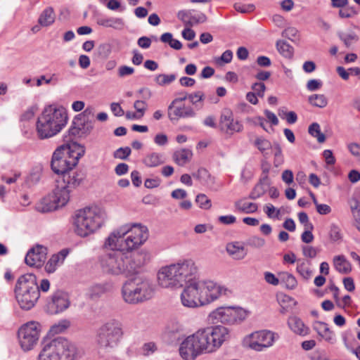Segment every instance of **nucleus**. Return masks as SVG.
<instances>
[{
    "mask_svg": "<svg viewBox=\"0 0 360 360\" xmlns=\"http://www.w3.org/2000/svg\"><path fill=\"white\" fill-rule=\"evenodd\" d=\"M105 218V212L96 206L81 209L75 217V233L81 237H86L98 230Z\"/></svg>",
    "mask_w": 360,
    "mask_h": 360,
    "instance_id": "obj_7",
    "label": "nucleus"
},
{
    "mask_svg": "<svg viewBox=\"0 0 360 360\" xmlns=\"http://www.w3.org/2000/svg\"><path fill=\"white\" fill-rule=\"evenodd\" d=\"M252 89L254 91L253 93H255L258 96L263 97L264 94V91L266 89V86L262 82H255L252 84Z\"/></svg>",
    "mask_w": 360,
    "mask_h": 360,
    "instance_id": "obj_60",
    "label": "nucleus"
},
{
    "mask_svg": "<svg viewBox=\"0 0 360 360\" xmlns=\"http://www.w3.org/2000/svg\"><path fill=\"white\" fill-rule=\"evenodd\" d=\"M303 255L309 258H314L317 255L316 250L312 246L304 245L302 248Z\"/></svg>",
    "mask_w": 360,
    "mask_h": 360,
    "instance_id": "obj_62",
    "label": "nucleus"
},
{
    "mask_svg": "<svg viewBox=\"0 0 360 360\" xmlns=\"http://www.w3.org/2000/svg\"><path fill=\"white\" fill-rule=\"evenodd\" d=\"M56 20V14L52 7H46L41 13L38 23L42 27H49L53 24Z\"/></svg>",
    "mask_w": 360,
    "mask_h": 360,
    "instance_id": "obj_30",
    "label": "nucleus"
},
{
    "mask_svg": "<svg viewBox=\"0 0 360 360\" xmlns=\"http://www.w3.org/2000/svg\"><path fill=\"white\" fill-rule=\"evenodd\" d=\"M70 304L68 295L62 291H56L47 302L48 312L51 314L63 313Z\"/></svg>",
    "mask_w": 360,
    "mask_h": 360,
    "instance_id": "obj_16",
    "label": "nucleus"
},
{
    "mask_svg": "<svg viewBox=\"0 0 360 360\" xmlns=\"http://www.w3.org/2000/svg\"><path fill=\"white\" fill-rule=\"evenodd\" d=\"M245 316H221V322L227 325H238L245 321Z\"/></svg>",
    "mask_w": 360,
    "mask_h": 360,
    "instance_id": "obj_50",
    "label": "nucleus"
},
{
    "mask_svg": "<svg viewBox=\"0 0 360 360\" xmlns=\"http://www.w3.org/2000/svg\"><path fill=\"white\" fill-rule=\"evenodd\" d=\"M197 272L193 261L184 260L162 267L158 273V282L162 288H179L184 285L186 279L191 280V276Z\"/></svg>",
    "mask_w": 360,
    "mask_h": 360,
    "instance_id": "obj_5",
    "label": "nucleus"
},
{
    "mask_svg": "<svg viewBox=\"0 0 360 360\" xmlns=\"http://www.w3.org/2000/svg\"><path fill=\"white\" fill-rule=\"evenodd\" d=\"M14 292L20 308L25 310L32 309L40 296L36 276L33 274L20 276L17 280Z\"/></svg>",
    "mask_w": 360,
    "mask_h": 360,
    "instance_id": "obj_9",
    "label": "nucleus"
},
{
    "mask_svg": "<svg viewBox=\"0 0 360 360\" xmlns=\"http://www.w3.org/2000/svg\"><path fill=\"white\" fill-rule=\"evenodd\" d=\"M68 120V113L63 107L54 104L45 107L36 124L39 139H46L58 134L65 127Z\"/></svg>",
    "mask_w": 360,
    "mask_h": 360,
    "instance_id": "obj_4",
    "label": "nucleus"
},
{
    "mask_svg": "<svg viewBox=\"0 0 360 360\" xmlns=\"http://www.w3.org/2000/svg\"><path fill=\"white\" fill-rule=\"evenodd\" d=\"M179 355L184 360H194L202 354V352L197 343L195 333L188 335L180 344L179 348Z\"/></svg>",
    "mask_w": 360,
    "mask_h": 360,
    "instance_id": "obj_15",
    "label": "nucleus"
},
{
    "mask_svg": "<svg viewBox=\"0 0 360 360\" xmlns=\"http://www.w3.org/2000/svg\"><path fill=\"white\" fill-rule=\"evenodd\" d=\"M195 335L202 354L215 352L231 337L229 330L221 325L198 329Z\"/></svg>",
    "mask_w": 360,
    "mask_h": 360,
    "instance_id": "obj_8",
    "label": "nucleus"
},
{
    "mask_svg": "<svg viewBox=\"0 0 360 360\" xmlns=\"http://www.w3.org/2000/svg\"><path fill=\"white\" fill-rule=\"evenodd\" d=\"M328 234L330 239L333 242L341 241L343 238L341 229L335 224H330Z\"/></svg>",
    "mask_w": 360,
    "mask_h": 360,
    "instance_id": "obj_43",
    "label": "nucleus"
},
{
    "mask_svg": "<svg viewBox=\"0 0 360 360\" xmlns=\"http://www.w3.org/2000/svg\"><path fill=\"white\" fill-rule=\"evenodd\" d=\"M134 72V68L127 66V65H122L118 68V76L120 77H124L126 76H129L132 75Z\"/></svg>",
    "mask_w": 360,
    "mask_h": 360,
    "instance_id": "obj_61",
    "label": "nucleus"
},
{
    "mask_svg": "<svg viewBox=\"0 0 360 360\" xmlns=\"http://www.w3.org/2000/svg\"><path fill=\"white\" fill-rule=\"evenodd\" d=\"M143 164L148 167H155L165 162V158L162 153H150L146 155L143 160Z\"/></svg>",
    "mask_w": 360,
    "mask_h": 360,
    "instance_id": "obj_34",
    "label": "nucleus"
},
{
    "mask_svg": "<svg viewBox=\"0 0 360 360\" xmlns=\"http://www.w3.org/2000/svg\"><path fill=\"white\" fill-rule=\"evenodd\" d=\"M269 186V179L266 175H264V176L259 181V182L255 186L252 191L250 193L249 198L252 200H256L260 198L266 193Z\"/></svg>",
    "mask_w": 360,
    "mask_h": 360,
    "instance_id": "obj_27",
    "label": "nucleus"
},
{
    "mask_svg": "<svg viewBox=\"0 0 360 360\" xmlns=\"http://www.w3.org/2000/svg\"><path fill=\"white\" fill-rule=\"evenodd\" d=\"M38 360H61L51 341L44 342Z\"/></svg>",
    "mask_w": 360,
    "mask_h": 360,
    "instance_id": "obj_25",
    "label": "nucleus"
},
{
    "mask_svg": "<svg viewBox=\"0 0 360 360\" xmlns=\"http://www.w3.org/2000/svg\"><path fill=\"white\" fill-rule=\"evenodd\" d=\"M180 100L174 99L168 106V117L172 122L178 121L181 118L193 117L195 115L191 107L179 104Z\"/></svg>",
    "mask_w": 360,
    "mask_h": 360,
    "instance_id": "obj_18",
    "label": "nucleus"
},
{
    "mask_svg": "<svg viewBox=\"0 0 360 360\" xmlns=\"http://www.w3.org/2000/svg\"><path fill=\"white\" fill-rule=\"evenodd\" d=\"M195 202L202 209L209 210L212 206L211 200L203 193H200L196 196Z\"/></svg>",
    "mask_w": 360,
    "mask_h": 360,
    "instance_id": "obj_48",
    "label": "nucleus"
},
{
    "mask_svg": "<svg viewBox=\"0 0 360 360\" xmlns=\"http://www.w3.org/2000/svg\"><path fill=\"white\" fill-rule=\"evenodd\" d=\"M338 35L347 48H349L353 42H356L359 40L358 36L354 33L346 34L341 32Z\"/></svg>",
    "mask_w": 360,
    "mask_h": 360,
    "instance_id": "obj_45",
    "label": "nucleus"
},
{
    "mask_svg": "<svg viewBox=\"0 0 360 360\" xmlns=\"http://www.w3.org/2000/svg\"><path fill=\"white\" fill-rule=\"evenodd\" d=\"M47 250L42 245H37L27 253L25 261L30 266H41L46 259Z\"/></svg>",
    "mask_w": 360,
    "mask_h": 360,
    "instance_id": "obj_20",
    "label": "nucleus"
},
{
    "mask_svg": "<svg viewBox=\"0 0 360 360\" xmlns=\"http://www.w3.org/2000/svg\"><path fill=\"white\" fill-rule=\"evenodd\" d=\"M265 281L271 285H277L280 283L279 278H277L274 274L266 271L264 274Z\"/></svg>",
    "mask_w": 360,
    "mask_h": 360,
    "instance_id": "obj_58",
    "label": "nucleus"
},
{
    "mask_svg": "<svg viewBox=\"0 0 360 360\" xmlns=\"http://www.w3.org/2000/svg\"><path fill=\"white\" fill-rule=\"evenodd\" d=\"M131 148L129 147L119 148L114 153L113 157L116 159L126 160L131 154Z\"/></svg>",
    "mask_w": 360,
    "mask_h": 360,
    "instance_id": "obj_52",
    "label": "nucleus"
},
{
    "mask_svg": "<svg viewBox=\"0 0 360 360\" xmlns=\"http://www.w3.org/2000/svg\"><path fill=\"white\" fill-rule=\"evenodd\" d=\"M184 284H186V285L181 295L183 305L190 308H195L205 304L199 297V294L197 293L195 287H193L191 282H185Z\"/></svg>",
    "mask_w": 360,
    "mask_h": 360,
    "instance_id": "obj_19",
    "label": "nucleus"
},
{
    "mask_svg": "<svg viewBox=\"0 0 360 360\" xmlns=\"http://www.w3.org/2000/svg\"><path fill=\"white\" fill-rule=\"evenodd\" d=\"M94 115V108L92 106H88L82 114L77 115L75 120L79 119L78 117H84V120H86L87 130L91 131L93 129L91 123H89V119L93 118Z\"/></svg>",
    "mask_w": 360,
    "mask_h": 360,
    "instance_id": "obj_46",
    "label": "nucleus"
},
{
    "mask_svg": "<svg viewBox=\"0 0 360 360\" xmlns=\"http://www.w3.org/2000/svg\"><path fill=\"white\" fill-rule=\"evenodd\" d=\"M176 78V75L159 74L155 78V82L160 86H165L172 83Z\"/></svg>",
    "mask_w": 360,
    "mask_h": 360,
    "instance_id": "obj_44",
    "label": "nucleus"
},
{
    "mask_svg": "<svg viewBox=\"0 0 360 360\" xmlns=\"http://www.w3.org/2000/svg\"><path fill=\"white\" fill-rule=\"evenodd\" d=\"M147 104L144 101L137 100L134 102V108L139 113V117H142L146 110Z\"/></svg>",
    "mask_w": 360,
    "mask_h": 360,
    "instance_id": "obj_57",
    "label": "nucleus"
},
{
    "mask_svg": "<svg viewBox=\"0 0 360 360\" xmlns=\"http://www.w3.org/2000/svg\"><path fill=\"white\" fill-rule=\"evenodd\" d=\"M250 313L238 306H222L217 308L210 315H245Z\"/></svg>",
    "mask_w": 360,
    "mask_h": 360,
    "instance_id": "obj_23",
    "label": "nucleus"
},
{
    "mask_svg": "<svg viewBox=\"0 0 360 360\" xmlns=\"http://www.w3.org/2000/svg\"><path fill=\"white\" fill-rule=\"evenodd\" d=\"M234 8L236 11L241 13H248L252 12L255 6L254 4H243L241 3H236L234 4Z\"/></svg>",
    "mask_w": 360,
    "mask_h": 360,
    "instance_id": "obj_53",
    "label": "nucleus"
},
{
    "mask_svg": "<svg viewBox=\"0 0 360 360\" xmlns=\"http://www.w3.org/2000/svg\"><path fill=\"white\" fill-rule=\"evenodd\" d=\"M322 86V82L316 79H310L307 82V88L310 91H314L319 89Z\"/></svg>",
    "mask_w": 360,
    "mask_h": 360,
    "instance_id": "obj_63",
    "label": "nucleus"
},
{
    "mask_svg": "<svg viewBox=\"0 0 360 360\" xmlns=\"http://www.w3.org/2000/svg\"><path fill=\"white\" fill-rule=\"evenodd\" d=\"M109 248L110 251L101 257V264L103 271L112 274L133 276L149 260L145 251L128 253L117 248Z\"/></svg>",
    "mask_w": 360,
    "mask_h": 360,
    "instance_id": "obj_1",
    "label": "nucleus"
},
{
    "mask_svg": "<svg viewBox=\"0 0 360 360\" xmlns=\"http://www.w3.org/2000/svg\"><path fill=\"white\" fill-rule=\"evenodd\" d=\"M42 326L37 321H29L23 324L18 331V338L23 351L32 350L37 344Z\"/></svg>",
    "mask_w": 360,
    "mask_h": 360,
    "instance_id": "obj_13",
    "label": "nucleus"
},
{
    "mask_svg": "<svg viewBox=\"0 0 360 360\" xmlns=\"http://www.w3.org/2000/svg\"><path fill=\"white\" fill-rule=\"evenodd\" d=\"M226 250L227 253L236 260L243 259L248 254L244 246L238 241L228 243Z\"/></svg>",
    "mask_w": 360,
    "mask_h": 360,
    "instance_id": "obj_22",
    "label": "nucleus"
},
{
    "mask_svg": "<svg viewBox=\"0 0 360 360\" xmlns=\"http://www.w3.org/2000/svg\"><path fill=\"white\" fill-rule=\"evenodd\" d=\"M298 219L300 222L304 225L305 229H314V226L309 222L308 215L306 212H300L298 214Z\"/></svg>",
    "mask_w": 360,
    "mask_h": 360,
    "instance_id": "obj_56",
    "label": "nucleus"
},
{
    "mask_svg": "<svg viewBox=\"0 0 360 360\" xmlns=\"http://www.w3.org/2000/svg\"><path fill=\"white\" fill-rule=\"evenodd\" d=\"M335 269L342 274H347L352 271V265L345 256L338 255L333 258Z\"/></svg>",
    "mask_w": 360,
    "mask_h": 360,
    "instance_id": "obj_31",
    "label": "nucleus"
},
{
    "mask_svg": "<svg viewBox=\"0 0 360 360\" xmlns=\"http://www.w3.org/2000/svg\"><path fill=\"white\" fill-rule=\"evenodd\" d=\"M193 176L199 180L202 184L207 186L212 185L214 182V177L205 168H200L197 172L193 174Z\"/></svg>",
    "mask_w": 360,
    "mask_h": 360,
    "instance_id": "obj_38",
    "label": "nucleus"
},
{
    "mask_svg": "<svg viewBox=\"0 0 360 360\" xmlns=\"http://www.w3.org/2000/svg\"><path fill=\"white\" fill-rule=\"evenodd\" d=\"M84 153V147L75 142L58 146L51 158V167L53 172L58 174H63L72 169Z\"/></svg>",
    "mask_w": 360,
    "mask_h": 360,
    "instance_id": "obj_6",
    "label": "nucleus"
},
{
    "mask_svg": "<svg viewBox=\"0 0 360 360\" xmlns=\"http://www.w3.org/2000/svg\"><path fill=\"white\" fill-rule=\"evenodd\" d=\"M80 174L73 172L63 174V182L58 184L52 193L44 197L36 206L38 212L46 213L65 206L70 200V193L82 182Z\"/></svg>",
    "mask_w": 360,
    "mask_h": 360,
    "instance_id": "obj_3",
    "label": "nucleus"
},
{
    "mask_svg": "<svg viewBox=\"0 0 360 360\" xmlns=\"http://www.w3.org/2000/svg\"><path fill=\"white\" fill-rule=\"evenodd\" d=\"M288 324L290 328L297 335L304 336L308 334L309 328L298 316H290Z\"/></svg>",
    "mask_w": 360,
    "mask_h": 360,
    "instance_id": "obj_26",
    "label": "nucleus"
},
{
    "mask_svg": "<svg viewBox=\"0 0 360 360\" xmlns=\"http://www.w3.org/2000/svg\"><path fill=\"white\" fill-rule=\"evenodd\" d=\"M51 341L61 360H76L79 356V349L77 345L68 339L58 337Z\"/></svg>",
    "mask_w": 360,
    "mask_h": 360,
    "instance_id": "obj_14",
    "label": "nucleus"
},
{
    "mask_svg": "<svg viewBox=\"0 0 360 360\" xmlns=\"http://www.w3.org/2000/svg\"><path fill=\"white\" fill-rule=\"evenodd\" d=\"M123 335L122 324L117 320L112 319L97 329L95 343L100 349L109 351L119 345Z\"/></svg>",
    "mask_w": 360,
    "mask_h": 360,
    "instance_id": "obj_11",
    "label": "nucleus"
},
{
    "mask_svg": "<svg viewBox=\"0 0 360 360\" xmlns=\"http://www.w3.org/2000/svg\"><path fill=\"white\" fill-rule=\"evenodd\" d=\"M314 329L317 333L326 340L332 339V332L330 330L328 325L323 322H317L314 324Z\"/></svg>",
    "mask_w": 360,
    "mask_h": 360,
    "instance_id": "obj_42",
    "label": "nucleus"
},
{
    "mask_svg": "<svg viewBox=\"0 0 360 360\" xmlns=\"http://www.w3.org/2000/svg\"><path fill=\"white\" fill-rule=\"evenodd\" d=\"M309 103L314 107L323 108L328 105V99L323 94H313L308 98Z\"/></svg>",
    "mask_w": 360,
    "mask_h": 360,
    "instance_id": "obj_40",
    "label": "nucleus"
},
{
    "mask_svg": "<svg viewBox=\"0 0 360 360\" xmlns=\"http://www.w3.org/2000/svg\"><path fill=\"white\" fill-rule=\"evenodd\" d=\"M280 282L289 290L295 289L297 285L296 278L288 272H281L278 274Z\"/></svg>",
    "mask_w": 360,
    "mask_h": 360,
    "instance_id": "obj_37",
    "label": "nucleus"
},
{
    "mask_svg": "<svg viewBox=\"0 0 360 360\" xmlns=\"http://www.w3.org/2000/svg\"><path fill=\"white\" fill-rule=\"evenodd\" d=\"M233 58V52L231 50L225 51L221 57L216 58V63L221 65L224 63H229Z\"/></svg>",
    "mask_w": 360,
    "mask_h": 360,
    "instance_id": "obj_54",
    "label": "nucleus"
},
{
    "mask_svg": "<svg viewBox=\"0 0 360 360\" xmlns=\"http://www.w3.org/2000/svg\"><path fill=\"white\" fill-rule=\"evenodd\" d=\"M351 211L354 218V221L360 219V204L357 200H354L350 205Z\"/></svg>",
    "mask_w": 360,
    "mask_h": 360,
    "instance_id": "obj_64",
    "label": "nucleus"
},
{
    "mask_svg": "<svg viewBox=\"0 0 360 360\" xmlns=\"http://www.w3.org/2000/svg\"><path fill=\"white\" fill-rule=\"evenodd\" d=\"M148 228L141 224H127L112 231L106 238L105 248H117L128 253L138 249L148 240Z\"/></svg>",
    "mask_w": 360,
    "mask_h": 360,
    "instance_id": "obj_2",
    "label": "nucleus"
},
{
    "mask_svg": "<svg viewBox=\"0 0 360 360\" xmlns=\"http://www.w3.org/2000/svg\"><path fill=\"white\" fill-rule=\"evenodd\" d=\"M122 294L126 302L136 304L150 299L154 294V288L148 278L136 276L125 282Z\"/></svg>",
    "mask_w": 360,
    "mask_h": 360,
    "instance_id": "obj_10",
    "label": "nucleus"
},
{
    "mask_svg": "<svg viewBox=\"0 0 360 360\" xmlns=\"http://www.w3.org/2000/svg\"><path fill=\"white\" fill-rule=\"evenodd\" d=\"M193 153L189 149H181L176 150L173 154L174 161L179 166H184L191 159Z\"/></svg>",
    "mask_w": 360,
    "mask_h": 360,
    "instance_id": "obj_33",
    "label": "nucleus"
},
{
    "mask_svg": "<svg viewBox=\"0 0 360 360\" xmlns=\"http://www.w3.org/2000/svg\"><path fill=\"white\" fill-rule=\"evenodd\" d=\"M235 207L239 212L251 214L257 212L258 206L256 203L246 202L245 200H239L235 202Z\"/></svg>",
    "mask_w": 360,
    "mask_h": 360,
    "instance_id": "obj_36",
    "label": "nucleus"
},
{
    "mask_svg": "<svg viewBox=\"0 0 360 360\" xmlns=\"http://www.w3.org/2000/svg\"><path fill=\"white\" fill-rule=\"evenodd\" d=\"M220 126L221 129L226 132H240L243 129V124L238 121L234 120L230 111L222 113L220 117Z\"/></svg>",
    "mask_w": 360,
    "mask_h": 360,
    "instance_id": "obj_21",
    "label": "nucleus"
},
{
    "mask_svg": "<svg viewBox=\"0 0 360 360\" xmlns=\"http://www.w3.org/2000/svg\"><path fill=\"white\" fill-rule=\"evenodd\" d=\"M96 22L101 26L119 30H122L124 26V20L120 18H98Z\"/></svg>",
    "mask_w": 360,
    "mask_h": 360,
    "instance_id": "obj_29",
    "label": "nucleus"
},
{
    "mask_svg": "<svg viewBox=\"0 0 360 360\" xmlns=\"http://www.w3.org/2000/svg\"><path fill=\"white\" fill-rule=\"evenodd\" d=\"M112 285L109 283H98L92 285L89 290V295L91 299H97L110 292Z\"/></svg>",
    "mask_w": 360,
    "mask_h": 360,
    "instance_id": "obj_28",
    "label": "nucleus"
},
{
    "mask_svg": "<svg viewBox=\"0 0 360 360\" xmlns=\"http://www.w3.org/2000/svg\"><path fill=\"white\" fill-rule=\"evenodd\" d=\"M193 11H180L177 13V17L186 25H191V15Z\"/></svg>",
    "mask_w": 360,
    "mask_h": 360,
    "instance_id": "obj_55",
    "label": "nucleus"
},
{
    "mask_svg": "<svg viewBox=\"0 0 360 360\" xmlns=\"http://www.w3.org/2000/svg\"><path fill=\"white\" fill-rule=\"evenodd\" d=\"M98 55L103 58H107L112 53V45L109 43L101 44L97 48Z\"/></svg>",
    "mask_w": 360,
    "mask_h": 360,
    "instance_id": "obj_49",
    "label": "nucleus"
},
{
    "mask_svg": "<svg viewBox=\"0 0 360 360\" xmlns=\"http://www.w3.org/2000/svg\"><path fill=\"white\" fill-rule=\"evenodd\" d=\"M247 245L255 248H260L265 245V240L259 236H252L246 240Z\"/></svg>",
    "mask_w": 360,
    "mask_h": 360,
    "instance_id": "obj_51",
    "label": "nucleus"
},
{
    "mask_svg": "<svg viewBox=\"0 0 360 360\" xmlns=\"http://www.w3.org/2000/svg\"><path fill=\"white\" fill-rule=\"evenodd\" d=\"M250 339V347L256 351H262L273 345L275 334L269 330L257 331L251 334Z\"/></svg>",
    "mask_w": 360,
    "mask_h": 360,
    "instance_id": "obj_17",
    "label": "nucleus"
},
{
    "mask_svg": "<svg viewBox=\"0 0 360 360\" xmlns=\"http://www.w3.org/2000/svg\"><path fill=\"white\" fill-rule=\"evenodd\" d=\"M169 333H179L184 330V326L179 322H172L167 328Z\"/></svg>",
    "mask_w": 360,
    "mask_h": 360,
    "instance_id": "obj_59",
    "label": "nucleus"
},
{
    "mask_svg": "<svg viewBox=\"0 0 360 360\" xmlns=\"http://www.w3.org/2000/svg\"><path fill=\"white\" fill-rule=\"evenodd\" d=\"M278 51L285 58H291L293 56L294 49L285 41L279 40L276 42Z\"/></svg>",
    "mask_w": 360,
    "mask_h": 360,
    "instance_id": "obj_39",
    "label": "nucleus"
},
{
    "mask_svg": "<svg viewBox=\"0 0 360 360\" xmlns=\"http://www.w3.org/2000/svg\"><path fill=\"white\" fill-rule=\"evenodd\" d=\"M67 255L68 251L63 250L58 254L52 255L46 264V271L49 274L53 273L57 267L63 263Z\"/></svg>",
    "mask_w": 360,
    "mask_h": 360,
    "instance_id": "obj_24",
    "label": "nucleus"
},
{
    "mask_svg": "<svg viewBox=\"0 0 360 360\" xmlns=\"http://www.w3.org/2000/svg\"><path fill=\"white\" fill-rule=\"evenodd\" d=\"M71 326V322L67 319H63L52 325L49 330L51 335H55L65 333Z\"/></svg>",
    "mask_w": 360,
    "mask_h": 360,
    "instance_id": "obj_35",
    "label": "nucleus"
},
{
    "mask_svg": "<svg viewBox=\"0 0 360 360\" xmlns=\"http://www.w3.org/2000/svg\"><path fill=\"white\" fill-rule=\"evenodd\" d=\"M308 132L311 136L316 138L319 143H323L326 141V136L321 131L320 125L317 122L309 125Z\"/></svg>",
    "mask_w": 360,
    "mask_h": 360,
    "instance_id": "obj_41",
    "label": "nucleus"
},
{
    "mask_svg": "<svg viewBox=\"0 0 360 360\" xmlns=\"http://www.w3.org/2000/svg\"><path fill=\"white\" fill-rule=\"evenodd\" d=\"M311 262L304 259L297 261V273L304 280L308 281L312 276L313 271L310 269Z\"/></svg>",
    "mask_w": 360,
    "mask_h": 360,
    "instance_id": "obj_32",
    "label": "nucleus"
},
{
    "mask_svg": "<svg viewBox=\"0 0 360 360\" xmlns=\"http://www.w3.org/2000/svg\"><path fill=\"white\" fill-rule=\"evenodd\" d=\"M254 146L262 153L271 147V142L262 136L256 138L254 141Z\"/></svg>",
    "mask_w": 360,
    "mask_h": 360,
    "instance_id": "obj_47",
    "label": "nucleus"
},
{
    "mask_svg": "<svg viewBox=\"0 0 360 360\" xmlns=\"http://www.w3.org/2000/svg\"><path fill=\"white\" fill-rule=\"evenodd\" d=\"M197 273H195L190 279L185 282H191L193 287H195L197 293L201 300L205 304L217 299L221 294H225L226 289L217 285L212 281H201L197 278Z\"/></svg>",
    "mask_w": 360,
    "mask_h": 360,
    "instance_id": "obj_12",
    "label": "nucleus"
}]
</instances>
